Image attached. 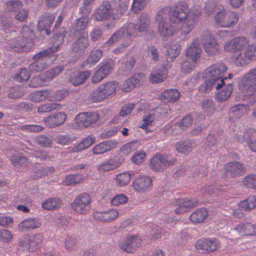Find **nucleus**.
<instances>
[{"label": "nucleus", "instance_id": "5fc2aeb1", "mask_svg": "<svg viewBox=\"0 0 256 256\" xmlns=\"http://www.w3.org/2000/svg\"><path fill=\"white\" fill-rule=\"evenodd\" d=\"M106 97L104 90L100 89V86L94 90L91 95V99L94 102H100Z\"/></svg>", "mask_w": 256, "mask_h": 256}, {"label": "nucleus", "instance_id": "4be33fe9", "mask_svg": "<svg viewBox=\"0 0 256 256\" xmlns=\"http://www.w3.org/2000/svg\"><path fill=\"white\" fill-rule=\"evenodd\" d=\"M66 118V115L64 112H58L45 118L44 122L48 126L54 128L63 124Z\"/></svg>", "mask_w": 256, "mask_h": 256}, {"label": "nucleus", "instance_id": "6e6d98bb", "mask_svg": "<svg viewBox=\"0 0 256 256\" xmlns=\"http://www.w3.org/2000/svg\"><path fill=\"white\" fill-rule=\"evenodd\" d=\"M18 129L25 132H38L44 129V127L38 124H24L19 126Z\"/></svg>", "mask_w": 256, "mask_h": 256}, {"label": "nucleus", "instance_id": "39448f33", "mask_svg": "<svg viewBox=\"0 0 256 256\" xmlns=\"http://www.w3.org/2000/svg\"><path fill=\"white\" fill-rule=\"evenodd\" d=\"M239 88L245 98L254 94L256 90V67L248 72L239 83Z\"/></svg>", "mask_w": 256, "mask_h": 256}, {"label": "nucleus", "instance_id": "79ce46f5", "mask_svg": "<svg viewBox=\"0 0 256 256\" xmlns=\"http://www.w3.org/2000/svg\"><path fill=\"white\" fill-rule=\"evenodd\" d=\"M54 20L53 14H45L38 22V28L42 30L47 27L50 26Z\"/></svg>", "mask_w": 256, "mask_h": 256}, {"label": "nucleus", "instance_id": "4c0bfd02", "mask_svg": "<svg viewBox=\"0 0 256 256\" xmlns=\"http://www.w3.org/2000/svg\"><path fill=\"white\" fill-rule=\"evenodd\" d=\"M140 146V144L137 140L128 142L121 148L120 150V154L122 156H128L138 148Z\"/></svg>", "mask_w": 256, "mask_h": 256}, {"label": "nucleus", "instance_id": "e433bc0d", "mask_svg": "<svg viewBox=\"0 0 256 256\" xmlns=\"http://www.w3.org/2000/svg\"><path fill=\"white\" fill-rule=\"evenodd\" d=\"M136 64V60L134 58H130L124 62L118 70L119 74L120 75H128L133 69Z\"/></svg>", "mask_w": 256, "mask_h": 256}, {"label": "nucleus", "instance_id": "a211bd4d", "mask_svg": "<svg viewBox=\"0 0 256 256\" xmlns=\"http://www.w3.org/2000/svg\"><path fill=\"white\" fill-rule=\"evenodd\" d=\"M202 50L200 40L198 38H196L192 40L186 50V58L194 62H196V61L200 56Z\"/></svg>", "mask_w": 256, "mask_h": 256}, {"label": "nucleus", "instance_id": "b1692460", "mask_svg": "<svg viewBox=\"0 0 256 256\" xmlns=\"http://www.w3.org/2000/svg\"><path fill=\"white\" fill-rule=\"evenodd\" d=\"M110 4L106 2L99 6L95 12L94 16L98 21L106 20L109 18L112 14Z\"/></svg>", "mask_w": 256, "mask_h": 256}, {"label": "nucleus", "instance_id": "f8f14e48", "mask_svg": "<svg viewBox=\"0 0 256 256\" xmlns=\"http://www.w3.org/2000/svg\"><path fill=\"white\" fill-rule=\"evenodd\" d=\"M220 247V242L214 238L200 239L196 244V248L198 250H201L202 252L214 251Z\"/></svg>", "mask_w": 256, "mask_h": 256}, {"label": "nucleus", "instance_id": "423d86ee", "mask_svg": "<svg viewBox=\"0 0 256 256\" xmlns=\"http://www.w3.org/2000/svg\"><path fill=\"white\" fill-rule=\"evenodd\" d=\"M92 198L87 193L78 194L71 204L72 209L80 214H86L91 208Z\"/></svg>", "mask_w": 256, "mask_h": 256}, {"label": "nucleus", "instance_id": "6ab92c4d", "mask_svg": "<svg viewBox=\"0 0 256 256\" xmlns=\"http://www.w3.org/2000/svg\"><path fill=\"white\" fill-rule=\"evenodd\" d=\"M114 67L112 62L109 61L104 63L99 69L95 72L92 78L93 83H97L102 80L112 72Z\"/></svg>", "mask_w": 256, "mask_h": 256}, {"label": "nucleus", "instance_id": "58836bf2", "mask_svg": "<svg viewBox=\"0 0 256 256\" xmlns=\"http://www.w3.org/2000/svg\"><path fill=\"white\" fill-rule=\"evenodd\" d=\"M62 205V200L58 198H50L42 204V207L47 210H54L60 207Z\"/></svg>", "mask_w": 256, "mask_h": 256}, {"label": "nucleus", "instance_id": "f03ea898", "mask_svg": "<svg viewBox=\"0 0 256 256\" xmlns=\"http://www.w3.org/2000/svg\"><path fill=\"white\" fill-rule=\"evenodd\" d=\"M224 49L228 52H237L234 54L232 60L237 66L247 64L253 58H256V45L249 44L247 38L240 36L228 41L224 45Z\"/></svg>", "mask_w": 256, "mask_h": 256}, {"label": "nucleus", "instance_id": "7ed1b4c3", "mask_svg": "<svg viewBox=\"0 0 256 256\" xmlns=\"http://www.w3.org/2000/svg\"><path fill=\"white\" fill-rule=\"evenodd\" d=\"M21 36L10 40V48L16 52H24L30 50L32 44V39L34 36L32 30L28 26H24L20 31Z\"/></svg>", "mask_w": 256, "mask_h": 256}, {"label": "nucleus", "instance_id": "0eeeda50", "mask_svg": "<svg viewBox=\"0 0 256 256\" xmlns=\"http://www.w3.org/2000/svg\"><path fill=\"white\" fill-rule=\"evenodd\" d=\"M58 48V45L56 44L53 47L40 51L36 54L33 56V58L36 60V61L29 66L30 70L32 72H38L46 68L48 66V64L44 60H42V58L56 51Z\"/></svg>", "mask_w": 256, "mask_h": 256}, {"label": "nucleus", "instance_id": "a878e982", "mask_svg": "<svg viewBox=\"0 0 256 256\" xmlns=\"http://www.w3.org/2000/svg\"><path fill=\"white\" fill-rule=\"evenodd\" d=\"M142 76L140 73L134 74L130 78L126 80L121 86V89L125 92H128L135 86L140 84Z\"/></svg>", "mask_w": 256, "mask_h": 256}, {"label": "nucleus", "instance_id": "c756f323", "mask_svg": "<svg viewBox=\"0 0 256 256\" xmlns=\"http://www.w3.org/2000/svg\"><path fill=\"white\" fill-rule=\"evenodd\" d=\"M195 146V142L192 140L180 142L175 144L176 149L178 152L185 154L190 152Z\"/></svg>", "mask_w": 256, "mask_h": 256}, {"label": "nucleus", "instance_id": "bf43d9fd", "mask_svg": "<svg viewBox=\"0 0 256 256\" xmlns=\"http://www.w3.org/2000/svg\"><path fill=\"white\" fill-rule=\"evenodd\" d=\"M45 82L46 81L44 78V75L42 74L33 78L29 84V86L32 88L42 86L44 85Z\"/></svg>", "mask_w": 256, "mask_h": 256}, {"label": "nucleus", "instance_id": "c03bdc74", "mask_svg": "<svg viewBox=\"0 0 256 256\" xmlns=\"http://www.w3.org/2000/svg\"><path fill=\"white\" fill-rule=\"evenodd\" d=\"M118 88L119 84L116 82H108L100 86V89L104 90L107 96L114 92Z\"/></svg>", "mask_w": 256, "mask_h": 256}, {"label": "nucleus", "instance_id": "774afa93", "mask_svg": "<svg viewBox=\"0 0 256 256\" xmlns=\"http://www.w3.org/2000/svg\"><path fill=\"white\" fill-rule=\"evenodd\" d=\"M12 162L15 166H26L28 164V160L26 158L18 155H15L11 158Z\"/></svg>", "mask_w": 256, "mask_h": 256}, {"label": "nucleus", "instance_id": "f704fd0d", "mask_svg": "<svg viewBox=\"0 0 256 256\" xmlns=\"http://www.w3.org/2000/svg\"><path fill=\"white\" fill-rule=\"evenodd\" d=\"M95 137L92 135L88 136L77 146L73 147L70 150L71 152H78L86 149L90 146L95 141Z\"/></svg>", "mask_w": 256, "mask_h": 256}, {"label": "nucleus", "instance_id": "393cba45", "mask_svg": "<svg viewBox=\"0 0 256 256\" xmlns=\"http://www.w3.org/2000/svg\"><path fill=\"white\" fill-rule=\"evenodd\" d=\"M207 79L199 87L198 90L202 93H207L210 92L212 88L219 89L223 84L224 82L220 80L219 79H212V78H206Z\"/></svg>", "mask_w": 256, "mask_h": 256}, {"label": "nucleus", "instance_id": "37998d69", "mask_svg": "<svg viewBox=\"0 0 256 256\" xmlns=\"http://www.w3.org/2000/svg\"><path fill=\"white\" fill-rule=\"evenodd\" d=\"M50 96V94L48 90L36 91L31 94L30 99L32 102H38L46 99L49 100Z\"/></svg>", "mask_w": 256, "mask_h": 256}, {"label": "nucleus", "instance_id": "bb28decb", "mask_svg": "<svg viewBox=\"0 0 256 256\" xmlns=\"http://www.w3.org/2000/svg\"><path fill=\"white\" fill-rule=\"evenodd\" d=\"M167 76V70L164 67L155 68L150 75V80L152 83H158L164 80Z\"/></svg>", "mask_w": 256, "mask_h": 256}, {"label": "nucleus", "instance_id": "680f3d73", "mask_svg": "<svg viewBox=\"0 0 256 256\" xmlns=\"http://www.w3.org/2000/svg\"><path fill=\"white\" fill-rule=\"evenodd\" d=\"M148 2V0H134L132 6V10L137 13L146 6Z\"/></svg>", "mask_w": 256, "mask_h": 256}, {"label": "nucleus", "instance_id": "de8ad7c7", "mask_svg": "<svg viewBox=\"0 0 256 256\" xmlns=\"http://www.w3.org/2000/svg\"><path fill=\"white\" fill-rule=\"evenodd\" d=\"M30 76V74L28 70L26 68H22L15 74L14 78L18 82H23L28 80Z\"/></svg>", "mask_w": 256, "mask_h": 256}, {"label": "nucleus", "instance_id": "5701e85b", "mask_svg": "<svg viewBox=\"0 0 256 256\" xmlns=\"http://www.w3.org/2000/svg\"><path fill=\"white\" fill-rule=\"evenodd\" d=\"M240 236L256 235V225L250 222L240 223L232 229Z\"/></svg>", "mask_w": 256, "mask_h": 256}, {"label": "nucleus", "instance_id": "f3484780", "mask_svg": "<svg viewBox=\"0 0 256 256\" xmlns=\"http://www.w3.org/2000/svg\"><path fill=\"white\" fill-rule=\"evenodd\" d=\"M141 240L138 236H128L119 243V247L126 252H132L134 248L138 247L141 244Z\"/></svg>", "mask_w": 256, "mask_h": 256}, {"label": "nucleus", "instance_id": "7c9ffc66", "mask_svg": "<svg viewBox=\"0 0 256 256\" xmlns=\"http://www.w3.org/2000/svg\"><path fill=\"white\" fill-rule=\"evenodd\" d=\"M90 74L89 71L74 72L70 76V82L74 86H78L86 80Z\"/></svg>", "mask_w": 256, "mask_h": 256}, {"label": "nucleus", "instance_id": "9d476101", "mask_svg": "<svg viewBox=\"0 0 256 256\" xmlns=\"http://www.w3.org/2000/svg\"><path fill=\"white\" fill-rule=\"evenodd\" d=\"M174 160L166 155L156 154L151 160L150 166L154 170H160L174 164Z\"/></svg>", "mask_w": 256, "mask_h": 256}, {"label": "nucleus", "instance_id": "3c124183", "mask_svg": "<svg viewBox=\"0 0 256 256\" xmlns=\"http://www.w3.org/2000/svg\"><path fill=\"white\" fill-rule=\"evenodd\" d=\"M130 178L131 174L128 172L118 174L116 176V184L120 186H124L130 182Z\"/></svg>", "mask_w": 256, "mask_h": 256}, {"label": "nucleus", "instance_id": "ea45409f", "mask_svg": "<svg viewBox=\"0 0 256 256\" xmlns=\"http://www.w3.org/2000/svg\"><path fill=\"white\" fill-rule=\"evenodd\" d=\"M232 91V85L228 84L224 89L216 94V98L218 102H222L227 100L230 97Z\"/></svg>", "mask_w": 256, "mask_h": 256}, {"label": "nucleus", "instance_id": "2eb2a0df", "mask_svg": "<svg viewBox=\"0 0 256 256\" xmlns=\"http://www.w3.org/2000/svg\"><path fill=\"white\" fill-rule=\"evenodd\" d=\"M98 115L95 112H83L79 114L75 118L79 126L87 127L97 121Z\"/></svg>", "mask_w": 256, "mask_h": 256}, {"label": "nucleus", "instance_id": "72a5a7b5", "mask_svg": "<svg viewBox=\"0 0 256 256\" xmlns=\"http://www.w3.org/2000/svg\"><path fill=\"white\" fill-rule=\"evenodd\" d=\"M181 51V46L178 43H170L168 45L166 50V55L171 60L178 56Z\"/></svg>", "mask_w": 256, "mask_h": 256}, {"label": "nucleus", "instance_id": "13d9d810", "mask_svg": "<svg viewBox=\"0 0 256 256\" xmlns=\"http://www.w3.org/2000/svg\"><path fill=\"white\" fill-rule=\"evenodd\" d=\"M202 107L204 112L210 114L214 111V104L212 100L206 99L202 102Z\"/></svg>", "mask_w": 256, "mask_h": 256}, {"label": "nucleus", "instance_id": "2f4dec72", "mask_svg": "<svg viewBox=\"0 0 256 256\" xmlns=\"http://www.w3.org/2000/svg\"><path fill=\"white\" fill-rule=\"evenodd\" d=\"M180 92L176 89H170L164 90L161 94L162 100L165 102H174L180 97Z\"/></svg>", "mask_w": 256, "mask_h": 256}, {"label": "nucleus", "instance_id": "473e14b6", "mask_svg": "<svg viewBox=\"0 0 256 256\" xmlns=\"http://www.w3.org/2000/svg\"><path fill=\"white\" fill-rule=\"evenodd\" d=\"M192 122V117L190 115H188L182 118L181 122L178 124L171 126L170 128L168 130V132H170L172 134H176L178 132V130L176 131H174V130L177 129L178 127L180 128L181 130H184V128L190 126L191 125Z\"/></svg>", "mask_w": 256, "mask_h": 256}, {"label": "nucleus", "instance_id": "69168bd1", "mask_svg": "<svg viewBox=\"0 0 256 256\" xmlns=\"http://www.w3.org/2000/svg\"><path fill=\"white\" fill-rule=\"evenodd\" d=\"M128 201V198L124 194H120L114 197L110 202L114 206H118L126 203Z\"/></svg>", "mask_w": 256, "mask_h": 256}, {"label": "nucleus", "instance_id": "aec40b11", "mask_svg": "<svg viewBox=\"0 0 256 256\" xmlns=\"http://www.w3.org/2000/svg\"><path fill=\"white\" fill-rule=\"evenodd\" d=\"M117 144V142L114 139L105 140L96 145L92 150L94 154H103L115 148Z\"/></svg>", "mask_w": 256, "mask_h": 256}, {"label": "nucleus", "instance_id": "09e8293b", "mask_svg": "<svg viewBox=\"0 0 256 256\" xmlns=\"http://www.w3.org/2000/svg\"><path fill=\"white\" fill-rule=\"evenodd\" d=\"M150 24V20L148 15H142L136 26L137 30L139 32L146 31Z\"/></svg>", "mask_w": 256, "mask_h": 256}, {"label": "nucleus", "instance_id": "8fccbe9b", "mask_svg": "<svg viewBox=\"0 0 256 256\" xmlns=\"http://www.w3.org/2000/svg\"><path fill=\"white\" fill-rule=\"evenodd\" d=\"M63 70V66H58L42 74L44 75L46 81L52 80L54 76L59 74Z\"/></svg>", "mask_w": 256, "mask_h": 256}, {"label": "nucleus", "instance_id": "0e129e2a", "mask_svg": "<svg viewBox=\"0 0 256 256\" xmlns=\"http://www.w3.org/2000/svg\"><path fill=\"white\" fill-rule=\"evenodd\" d=\"M254 138H256V130L253 128H248L244 132V136L240 138L238 140L242 142Z\"/></svg>", "mask_w": 256, "mask_h": 256}, {"label": "nucleus", "instance_id": "6e6552de", "mask_svg": "<svg viewBox=\"0 0 256 256\" xmlns=\"http://www.w3.org/2000/svg\"><path fill=\"white\" fill-rule=\"evenodd\" d=\"M138 32L136 26L132 22L124 24L119 30L116 32L107 41L108 44H112L117 42L122 36L130 38L135 36Z\"/></svg>", "mask_w": 256, "mask_h": 256}, {"label": "nucleus", "instance_id": "1a4fd4ad", "mask_svg": "<svg viewBox=\"0 0 256 256\" xmlns=\"http://www.w3.org/2000/svg\"><path fill=\"white\" fill-rule=\"evenodd\" d=\"M198 202L196 200L176 198L170 200L168 203V204L170 206H177L174 211L178 214L188 212L190 208L196 206Z\"/></svg>", "mask_w": 256, "mask_h": 256}, {"label": "nucleus", "instance_id": "864d4df0", "mask_svg": "<svg viewBox=\"0 0 256 256\" xmlns=\"http://www.w3.org/2000/svg\"><path fill=\"white\" fill-rule=\"evenodd\" d=\"M6 9L10 12L16 14L23 6L22 4L19 0H10L6 4Z\"/></svg>", "mask_w": 256, "mask_h": 256}, {"label": "nucleus", "instance_id": "dca6fc26", "mask_svg": "<svg viewBox=\"0 0 256 256\" xmlns=\"http://www.w3.org/2000/svg\"><path fill=\"white\" fill-rule=\"evenodd\" d=\"M40 219L36 218H26L20 222L18 229L20 232H29L40 227Z\"/></svg>", "mask_w": 256, "mask_h": 256}, {"label": "nucleus", "instance_id": "a18cd8bd", "mask_svg": "<svg viewBox=\"0 0 256 256\" xmlns=\"http://www.w3.org/2000/svg\"><path fill=\"white\" fill-rule=\"evenodd\" d=\"M62 108V105L58 103H46L38 107V112L39 113L50 112L52 110H59Z\"/></svg>", "mask_w": 256, "mask_h": 256}, {"label": "nucleus", "instance_id": "20e7f679", "mask_svg": "<svg viewBox=\"0 0 256 256\" xmlns=\"http://www.w3.org/2000/svg\"><path fill=\"white\" fill-rule=\"evenodd\" d=\"M239 16L236 12L226 10L222 8L216 13L214 17V21L216 26L227 28L233 26L238 22Z\"/></svg>", "mask_w": 256, "mask_h": 256}, {"label": "nucleus", "instance_id": "cd10ccee", "mask_svg": "<svg viewBox=\"0 0 256 256\" xmlns=\"http://www.w3.org/2000/svg\"><path fill=\"white\" fill-rule=\"evenodd\" d=\"M88 46V40L87 34H83L82 36H80L73 43L72 46V49L74 52L81 54Z\"/></svg>", "mask_w": 256, "mask_h": 256}, {"label": "nucleus", "instance_id": "a19ab883", "mask_svg": "<svg viewBox=\"0 0 256 256\" xmlns=\"http://www.w3.org/2000/svg\"><path fill=\"white\" fill-rule=\"evenodd\" d=\"M102 56V52L100 50H92L88 56L84 64L90 67L96 64Z\"/></svg>", "mask_w": 256, "mask_h": 256}, {"label": "nucleus", "instance_id": "603ef678", "mask_svg": "<svg viewBox=\"0 0 256 256\" xmlns=\"http://www.w3.org/2000/svg\"><path fill=\"white\" fill-rule=\"evenodd\" d=\"M20 247L22 250L32 251L34 247L32 244L31 238L28 236L22 238L20 241Z\"/></svg>", "mask_w": 256, "mask_h": 256}, {"label": "nucleus", "instance_id": "412c9836", "mask_svg": "<svg viewBox=\"0 0 256 256\" xmlns=\"http://www.w3.org/2000/svg\"><path fill=\"white\" fill-rule=\"evenodd\" d=\"M244 170V168L242 164L234 161L226 164L224 174L226 176H235L243 174Z\"/></svg>", "mask_w": 256, "mask_h": 256}, {"label": "nucleus", "instance_id": "e2e57ef3", "mask_svg": "<svg viewBox=\"0 0 256 256\" xmlns=\"http://www.w3.org/2000/svg\"><path fill=\"white\" fill-rule=\"evenodd\" d=\"M117 167V164L112 160H109L103 162L100 164L98 169L100 172H105L108 170H111L115 169Z\"/></svg>", "mask_w": 256, "mask_h": 256}, {"label": "nucleus", "instance_id": "4d7b16f0", "mask_svg": "<svg viewBox=\"0 0 256 256\" xmlns=\"http://www.w3.org/2000/svg\"><path fill=\"white\" fill-rule=\"evenodd\" d=\"M84 176L80 174H71L66 176V183L68 186L80 182L84 179Z\"/></svg>", "mask_w": 256, "mask_h": 256}, {"label": "nucleus", "instance_id": "c9c22d12", "mask_svg": "<svg viewBox=\"0 0 256 256\" xmlns=\"http://www.w3.org/2000/svg\"><path fill=\"white\" fill-rule=\"evenodd\" d=\"M208 216V212L206 208H202L196 210L191 214L190 218L192 222L194 223L202 222Z\"/></svg>", "mask_w": 256, "mask_h": 256}, {"label": "nucleus", "instance_id": "49530a36", "mask_svg": "<svg viewBox=\"0 0 256 256\" xmlns=\"http://www.w3.org/2000/svg\"><path fill=\"white\" fill-rule=\"evenodd\" d=\"M240 206L246 211L256 208V196H250L246 200L241 202Z\"/></svg>", "mask_w": 256, "mask_h": 256}, {"label": "nucleus", "instance_id": "338daca9", "mask_svg": "<svg viewBox=\"0 0 256 256\" xmlns=\"http://www.w3.org/2000/svg\"><path fill=\"white\" fill-rule=\"evenodd\" d=\"M244 185L248 188L256 189V175L250 174L244 180Z\"/></svg>", "mask_w": 256, "mask_h": 256}, {"label": "nucleus", "instance_id": "9b49d317", "mask_svg": "<svg viewBox=\"0 0 256 256\" xmlns=\"http://www.w3.org/2000/svg\"><path fill=\"white\" fill-rule=\"evenodd\" d=\"M202 44L208 54L214 55L218 52V44L216 40L210 33L206 32L203 36Z\"/></svg>", "mask_w": 256, "mask_h": 256}, {"label": "nucleus", "instance_id": "4468645a", "mask_svg": "<svg viewBox=\"0 0 256 256\" xmlns=\"http://www.w3.org/2000/svg\"><path fill=\"white\" fill-rule=\"evenodd\" d=\"M152 186V180L148 176H141L136 178L132 182V186L138 192H145L150 190Z\"/></svg>", "mask_w": 256, "mask_h": 256}, {"label": "nucleus", "instance_id": "f257e3e1", "mask_svg": "<svg viewBox=\"0 0 256 256\" xmlns=\"http://www.w3.org/2000/svg\"><path fill=\"white\" fill-rule=\"evenodd\" d=\"M200 14V8L194 6L189 9L186 4L164 8L156 18L158 33L168 38L180 32L181 38H184L194 28Z\"/></svg>", "mask_w": 256, "mask_h": 256}, {"label": "nucleus", "instance_id": "c85d7f7f", "mask_svg": "<svg viewBox=\"0 0 256 256\" xmlns=\"http://www.w3.org/2000/svg\"><path fill=\"white\" fill-rule=\"evenodd\" d=\"M89 21V18L87 16H82L77 20L76 22L74 24L70 30L72 32L75 34H83V32L86 28Z\"/></svg>", "mask_w": 256, "mask_h": 256}, {"label": "nucleus", "instance_id": "ddd939ff", "mask_svg": "<svg viewBox=\"0 0 256 256\" xmlns=\"http://www.w3.org/2000/svg\"><path fill=\"white\" fill-rule=\"evenodd\" d=\"M227 70V66L224 64L219 63L212 65L208 69L206 72V78L219 79L224 82L227 78H222V74Z\"/></svg>", "mask_w": 256, "mask_h": 256}, {"label": "nucleus", "instance_id": "052dcab7", "mask_svg": "<svg viewBox=\"0 0 256 256\" xmlns=\"http://www.w3.org/2000/svg\"><path fill=\"white\" fill-rule=\"evenodd\" d=\"M48 91L50 94V96L49 97V100L52 102L60 101L67 94L66 92L63 90H58L56 92H53L51 90H48Z\"/></svg>", "mask_w": 256, "mask_h": 256}]
</instances>
